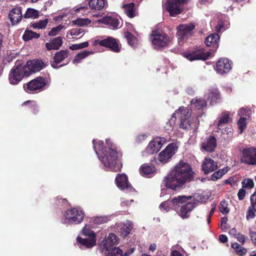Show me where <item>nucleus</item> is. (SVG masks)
I'll use <instances>...</instances> for the list:
<instances>
[{
	"instance_id": "nucleus-33",
	"label": "nucleus",
	"mask_w": 256,
	"mask_h": 256,
	"mask_svg": "<svg viewBox=\"0 0 256 256\" xmlns=\"http://www.w3.org/2000/svg\"><path fill=\"white\" fill-rule=\"evenodd\" d=\"M230 170L228 166L224 167L214 172L211 176V180L214 181L220 179L224 174H226Z\"/></svg>"
},
{
	"instance_id": "nucleus-52",
	"label": "nucleus",
	"mask_w": 256,
	"mask_h": 256,
	"mask_svg": "<svg viewBox=\"0 0 256 256\" xmlns=\"http://www.w3.org/2000/svg\"><path fill=\"white\" fill-rule=\"evenodd\" d=\"M52 42L56 45L58 49L60 48L62 44V38L60 36H58L53 38Z\"/></svg>"
},
{
	"instance_id": "nucleus-6",
	"label": "nucleus",
	"mask_w": 256,
	"mask_h": 256,
	"mask_svg": "<svg viewBox=\"0 0 256 256\" xmlns=\"http://www.w3.org/2000/svg\"><path fill=\"white\" fill-rule=\"evenodd\" d=\"M28 76V72L24 65L18 64L11 69L9 74L10 82L12 84H16L20 82L24 76Z\"/></svg>"
},
{
	"instance_id": "nucleus-58",
	"label": "nucleus",
	"mask_w": 256,
	"mask_h": 256,
	"mask_svg": "<svg viewBox=\"0 0 256 256\" xmlns=\"http://www.w3.org/2000/svg\"><path fill=\"white\" fill-rule=\"evenodd\" d=\"M237 240L242 244H244L245 242V238L244 235L240 234H238L236 237Z\"/></svg>"
},
{
	"instance_id": "nucleus-3",
	"label": "nucleus",
	"mask_w": 256,
	"mask_h": 256,
	"mask_svg": "<svg viewBox=\"0 0 256 256\" xmlns=\"http://www.w3.org/2000/svg\"><path fill=\"white\" fill-rule=\"evenodd\" d=\"M190 113L189 109L187 108L181 107L173 114L168 123L170 126L174 125L176 122V118L178 117L180 121V127L186 130H189L194 128L192 124L190 122Z\"/></svg>"
},
{
	"instance_id": "nucleus-19",
	"label": "nucleus",
	"mask_w": 256,
	"mask_h": 256,
	"mask_svg": "<svg viewBox=\"0 0 256 256\" xmlns=\"http://www.w3.org/2000/svg\"><path fill=\"white\" fill-rule=\"evenodd\" d=\"M184 56L190 61L202 60H205L212 55L211 52H203L200 50L192 52H184Z\"/></svg>"
},
{
	"instance_id": "nucleus-51",
	"label": "nucleus",
	"mask_w": 256,
	"mask_h": 256,
	"mask_svg": "<svg viewBox=\"0 0 256 256\" xmlns=\"http://www.w3.org/2000/svg\"><path fill=\"white\" fill-rule=\"evenodd\" d=\"M92 52L91 51L84 50L82 52L76 54V58H80V59L82 60L86 58V56H89L90 54H92Z\"/></svg>"
},
{
	"instance_id": "nucleus-20",
	"label": "nucleus",
	"mask_w": 256,
	"mask_h": 256,
	"mask_svg": "<svg viewBox=\"0 0 256 256\" xmlns=\"http://www.w3.org/2000/svg\"><path fill=\"white\" fill-rule=\"evenodd\" d=\"M119 238L113 233L109 234L108 237L104 240L101 242V246L106 249V251L114 250L116 248L114 246L117 245L119 242Z\"/></svg>"
},
{
	"instance_id": "nucleus-11",
	"label": "nucleus",
	"mask_w": 256,
	"mask_h": 256,
	"mask_svg": "<svg viewBox=\"0 0 256 256\" xmlns=\"http://www.w3.org/2000/svg\"><path fill=\"white\" fill-rule=\"evenodd\" d=\"M166 140L164 138H156L149 142L143 155H144L146 154H152L158 152L162 145L166 143Z\"/></svg>"
},
{
	"instance_id": "nucleus-56",
	"label": "nucleus",
	"mask_w": 256,
	"mask_h": 256,
	"mask_svg": "<svg viewBox=\"0 0 256 256\" xmlns=\"http://www.w3.org/2000/svg\"><path fill=\"white\" fill-rule=\"evenodd\" d=\"M245 194H246L245 190L244 188H240L238 193V199L240 200H242L245 196Z\"/></svg>"
},
{
	"instance_id": "nucleus-40",
	"label": "nucleus",
	"mask_w": 256,
	"mask_h": 256,
	"mask_svg": "<svg viewBox=\"0 0 256 256\" xmlns=\"http://www.w3.org/2000/svg\"><path fill=\"white\" fill-rule=\"evenodd\" d=\"M124 8L125 13L130 18H133L134 16V3H130L129 4L124 5Z\"/></svg>"
},
{
	"instance_id": "nucleus-55",
	"label": "nucleus",
	"mask_w": 256,
	"mask_h": 256,
	"mask_svg": "<svg viewBox=\"0 0 256 256\" xmlns=\"http://www.w3.org/2000/svg\"><path fill=\"white\" fill-rule=\"evenodd\" d=\"M251 206L256 207V192L250 196Z\"/></svg>"
},
{
	"instance_id": "nucleus-10",
	"label": "nucleus",
	"mask_w": 256,
	"mask_h": 256,
	"mask_svg": "<svg viewBox=\"0 0 256 256\" xmlns=\"http://www.w3.org/2000/svg\"><path fill=\"white\" fill-rule=\"evenodd\" d=\"M242 153V162L248 165L256 166V146L244 148Z\"/></svg>"
},
{
	"instance_id": "nucleus-2",
	"label": "nucleus",
	"mask_w": 256,
	"mask_h": 256,
	"mask_svg": "<svg viewBox=\"0 0 256 256\" xmlns=\"http://www.w3.org/2000/svg\"><path fill=\"white\" fill-rule=\"evenodd\" d=\"M193 172L188 163L180 162L165 177V186L173 190L181 187L186 182L193 179Z\"/></svg>"
},
{
	"instance_id": "nucleus-17",
	"label": "nucleus",
	"mask_w": 256,
	"mask_h": 256,
	"mask_svg": "<svg viewBox=\"0 0 256 256\" xmlns=\"http://www.w3.org/2000/svg\"><path fill=\"white\" fill-rule=\"evenodd\" d=\"M46 64L41 60H28L26 65H24L29 76L32 72H38L45 68Z\"/></svg>"
},
{
	"instance_id": "nucleus-53",
	"label": "nucleus",
	"mask_w": 256,
	"mask_h": 256,
	"mask_svg": "<svg viewBox=\"0 0 256 256\" xmlns=\"http://www.w3.org/2000/svg\"><path fill=\"white\" fill-rule=\"evenodd\" d=\"M84 30L80 28H73L70 30V34L72 36H78L80 34H82Z\"/></svg>"
},
{
	"instance_id": "nucleus-12",
	"label": "nucleus",
	"mask_w": 256,
	"mask_h": 256,
	"mask_svg": "<svg viewBox=\"0 0 256 256\" xmlns=\"http://www.w3.org/2000/svg\"><path fill=\"white\" fill-rule=\"evenodd\" d=\"M178 149V146L174 143L169 144L164 150L162 151L158 154V160L163 163H166L172 156L175 154Z\"/></svg>"
},
{
	"instance_id": "nucleus-48",
	"label": "nucleus",
	"mask_w": 256,
	"mask_h": 256,
	"mask_svg": "<svg viewBox=\"0 0 256 256\" xmlns=\"http://www.w3.org/2000/svg\"><path fill=\"white\" fill-rule=\"evenodd\" d=\"M256 212V207L250 206L246 212V218L250 220L253 218L255 216V212Z\"/></svg>"
},
{
	"instance_id": "nucleus-59",
	"label": "nucleus",
	"mask_w": 256,
	"mask_h": 256,
	"mask_svg": "<svg viewBox=\"0 0 256 256\" xmlns=\"http://www.w3.org/2000/svg\"><path fill=\"white\" fill-rule=\"evenodd\" d=\"M30 104L32 107L37 108V105L36 104V102L34 101H32H32H31V100H28V101L24 102L22 104V105H26V104Z\"/></svg>"
},
{
	"instance_id": "nucleus-36",
	"label": "nucleus",
	"mask_w": 256,
	"mask_h": 256,
	"mask_svg": "<svg viewBox=\"0 0 256 256\" xmlns=\"http://www.w3.org/2000/svg\"><path fill=\"white\" fill-rule=\"evenodd\" d=\"M134 248H130L128 252H125L123 255L122 252L120 248H116L112 252H111L108 256H128L130 254H132L134 251Z\"/></svg>"
},
{
	"instance_id": "nucleus-57",
	"label": "nucleus",
	"mask_w": 256,
	"mask_h": 256,
	"mask_svg": "<svg viewBox=\"0 0 256 256\" xmlns=\"http://www.w3.org/2000/svg\"><path fill=\"white\" fill-rule=\"evenodd\" d=\"M134 202V200H132L130 201L128 200H122L121 202V206L124 208L128 207L132 202Z\"/></svg>"
},
{
	"instance_id": "nucleus-43",
	"label": "nucleus",
	"mask_w": 256,
	"mask_h": 256,
	"mask_svg": "<svg viewBox=\"0 0 256 256\" xmlns=\"http://www.w3.org/2000/svg\"><path fill=\"white\" fill-rule=\"evenodd\" d=\"M38 16V10L33 8H28L24 14V18H36Z\"/></svg>"
},
{
	"instance_id": "nucleus-47",
	"label": "nucleus",
	"mask_w": 256,
	"mask_h": 256,
	"mask_svg": "<svg viewBox=\"0 0 256 256\" xmlns=\"http://www.w3.org/2000/svg\"><path fill=\"white\" fill-rule=\"evenodd\" d=\"M242 186L243 188H252L254 187V182L252 179L245 178L242 182Z\"/></svg>"
},
{
	"instance_id": "nucleus-38",
	"label": "nucleus",
	"mask_w": 256,
	"mask_h": 256,
	"mask_svg": "<svg viewBox=\"0 0 256 256\" xmlns=\"http://www.w3.org/2000/svg\"><path fill=\"white\" fill-rule=\"evenodd\" d=\"M40 36L39 34H37L30 30H26L22 36V38L24 41H28L34 38H38Z\"/></svg>"
},
{
	"instance_id": "nucleus-46",
	"label": "nucleus",
	"mask_w": 256,
	"mask_h": 256,
	"mask_svg": "<svg viewBox=\"0 0 256 256\" xmlns=\"http://www.w3.org/2000/svg\"><path fill=\"white\" fill-rule=\"evenodd\" d=\"M228 24L226 22L220 21L216 26V30L218 32L224 31L228 28Z\"/></svg>"
},
{
	"instance_id": "nucleus-54",
	"label": "nucleus",
	"mask_w": 256,
	"mask_h": 256,
	"mask_svg": "<svg viewBox=\"0 0 256 256\" xmlns=\"http://www.w3.org/2000/svg\"><path fill=\"white\" fill-rule=\"evenodd\" d=\"M46 47L48 50H57L58 48L54 45V44L52 42H47L46 44Z\"/></svg>"
},
{
	"instance_id": "nucleus-8",
	"label": "nucleus",
	"mask_w": 256,
	"mask_h": 256,
	"mask_svg": "<svg viewBox=\"0 0 256 256\" xmlns=\"http://www.w3.org/2000/svg\"><path fill=\"white\" fill-rule=\"evenodd\" d=\"M150 38L154 48L157 50L163 48L169 42V38L166 34L160 30L153 32Z\"/></svg>"
},
{
	"instance_id": "nucleus-39",
	"label": "nucleus",
	"mask_w": 256,
	"mask_h": 256,
	"mask_svg": "<svg viewBox=\"0 0 256 256\" xmlns=\"http://www.w3.org/2000/svg\"><path fill=\"white\" fill-rule=\"evenodd\" d=\"M119 226L118 232L120 236L124 238L130 233L132 228L130 225H119Z\"/></svg>"
},
{
	"instance_id": "nucleus-25",
	"label": "nucleus",
	"mask_w": 256,
	"mask_h": 256,
	"mask_svg": "<svg viewBox=\"0 0 256 256\" xmlns=\"http://www.w3.org/2000/svg\"><path fill=\"white\" fill-rule=\"evenodd\" d=\"M216 146V138L214 136H210L206 138L201 144L202 148L207 152H212Z\"/></svg>"
},
{
	"instance_id": "nucleus-26",
	"label": "nucleus",
	"mask_w": 256,
	"mask_h": 256,
	"mask_svg": "<svg viewBox=\"0 0 256 256\" xmlns=\"http://www.w3.org/2000/svg\"><path fill=\"white\" fill-rule=\"evenodd\" d=\"M22 15L21 8L16 7L12 9L9 12L8 18L12 25H15L19 23L22 18Z\"/></svg>"
},
{
	"instance_id": "nucleus-45",
	"label": "nucleus",
	"mask_w": 256,
	"mask_h": 256,
	"mask_svg": "<svg viewBox=\"0 0 256 256\" xmlns=\"http://www.w3.org/2000/svg\"><path fill=\"white\" fill-rule=\"evenodd\" d=\"M91 20L88 18H79L74 22V24L79 26H87L90 23Z\"/></svg>"
},
{
	"instance_id": "nucleus-63",
	"label": "nucleus",
	"mask_w": 256,
	"mask_h": 256,
	"mask_svg": "<svg viewBox=\"0 0 256 256\" xmlns=\"http://www.w3.org/2000/svg\"><path fill=\"white\" fill-rule=\"evenodd\" d=\"M80 48L82 49L84 48H86L88 46V42H85L80 44H78Z\"/></svg>"
},
{
	"instance_id": "nucleus-37",
	"label": "nucleus",
	"mask_w": 256,
	"mask_h": 256,
	"mask_svg": "<svg viewBox=\"0 0 256 256\" xmlns=\"http://www.w3.org/2000/svg\"><path fill=\"white\" fill-rule=\"evenodd\" d=\"M232 247L239 256H244L247 252L246 249L240 246L237 242L232 244Z\"/></svg>"
},
{
	"instance_id": "nucleus-21",
	"label": "nucleus",
	"mask_w": 256,
	"mask_h": 256,
	"mask_svg": "<svg viewBox=\"0 0 256 256\" xmlns=\"http://www.w3.org/2000/svg\"><path fill=\"white\" fill-rule=\"evenodd\" d=\"M116 182L118 187L126 192H132L134 188L128 183L127 176L124 174H118L116 178Z\"/></svg>"
},
{
	"instance_id": "nucleus-27",
	"label": "nucleus",
	"mask_w": 256,
	"mask_h": 256,
	"mask_svg": "<svg viewBox=\"0 0 256 256\" xmlns=\"http://www.w3.org/2000/svg\"><path fill=\"white\" fill-rule=\"evenodd\" d=\"M196 202H188L186 204L182 205L180 210L179 213L180 216L182 218H188L189 216L190 212L195 208Z\"/></svg>"
},
{
	"instance_id": "nucleus-1",
	"label": "nucleus",
	"mask_w": 256,
	"mask_h": 256,
	"mask_svg": "<svg viewBox=\"0 0 256 256\" xmlns=\"http://www.w3.org/2000/svg\"><path fill=\"white\" fill-rule=\"evenodd\" d=\"M106 148H104L103 142H96L93 140L94 149L99 160L104 165V169L106 170L116 172L120 170V166L118 163V153L115 150L110 140H106Z\"/></svg>"
},
{
	"instance_id": "nucleus-35",
	"label": "nucleus",
	"mask_w": 256,
	"mask_h": 256,
	"mask_svg": "<svg viewBox=\"0 0 256 256\" xmlns=\"http://www.w3.org/2000/svg\"><path fill=\"white\" fill-rule=\"evenodd\" d=\"M191 104L193 107L198 110H202L206 106V100L202 98H194L191 100Z\"/></svg>"
},
{
	"instance_id": "nucleus-60",
	"label": "nucleus",
	"mask_w": 256,
	"mask_h": 256,
	"mask_svg": "<svg viewBox=\"0 0 256 256\" xmlns=\"http://www.w3.org/2000/svg\"><path fill=\"white\" fill-rule=\"evenodd\" d=\"M228 233L230 235H231L235 238L236 237L237 234H238L237 232V231L235 228H232L230 229L229 230Z\"/></svg>"
},
{
	"instance_id": "nucleus-31",
	"label": "nucleus",
	"mask_w": 256,
	"mask_h": 256,
	"mask_svg": "<svg viewBox=\"0 0 256 256\" xmlns=\"http://www.w3.org/2000/svg\"><path fill=\"white\" fill-rule=\"evenodd\" d=\"M156 172L155 167L148 164H142L140 168V174L146 177L152 176Z\"/></svg>"
},
{
	"instance_id": "nucleus-15",
	"label": "nucleus",
	"mask_w": 256,
	"mask_h": 256,
	"mask_svg": "<svg viewBox=\"0 0 256 256\" xmlns=\"http://www.w3.org/2000/svg\"><path fill=\"white\" fill-rule=\"evenodd\" d=\"M194 26L192 24H182L178 28L177 35L180 42H182L192 34Z\"/></svg>"
},
{
	"instance_id": "nucleus-18",
	"label": "nucleus",
	"mask_w": 256,
	"mask_h": 256,
	"mask_svg": "<svg viewBox=\"0 0 256 256\" xmlns=\"http://www.w3.org/2000/svg\"><path fill=\"white\" fill-rule=\"evenodd\" d=\"M232 68V62L226 58H220L216 64V72L220 75L228 74Z\"/></svg>"
},
{
	"instance_id": "nucleus-64",
	"label": "nucleus",
	"mask_w": 256,
	"mask_h": 256,
	"mask_svg": "<svg viewBox=\"0 0 256 256\" xmlns=\"http://www.w3.org/2000/svg\"><path fill=\"white\" fill-rule=\"evenodd\" d=\"M171 256H182V255L179 252L174 250L172 252Z\"/></svg>"
},
{
	"instance_id": "nucleus-24",
	"label": "nucleus",
	"mask_w": 256,
	"mask_h": 256,
	"mask_svg": "<svg viewBox=\"0 0 256 256\" xmlns=\"http://www.w3.org/2000/svg\"><path fill=\"white\" fill-rule=\"evenodd\" d=\"M230 120L229 114L228 112H225L222 114V116L220 118L217 124L218 128L221 130V132L223 134H228L229 132H232L230 128H226L224 127V124L228 122Z\"/></svg>"
},
{
	"instance_id": "nucleus-29",
	"label": "nucleus",
	"mask_w": 256,
	"mask_h": 256,
	"mask_svg": "<svg viewBox=\"0 0 256 256\" xmlns=\"http://www.w3.org/2000/svg\"><path fill=\"white\" fill-rule=\"evenodd\" d=\"M98 22L110 25L114 28L119 25V20L116 16H105L98 20Z\"/></svg>"
},
{
	"instance_id": "nucleus-16",
	"label": "nucleus",
	"mask_w": 256,
	"mask_h": 256,
	"mask_svg": "<svg viewBox=\"0 0 256 256\" xmlns=\"http://www.w3.org/2000/svg\"><path fill=\"white\" fill-rule=\"evenodd\" d=\"M238 115L240 118L238 122V129L240 133H242L246 127V124L250 119L251 111L242 108L240 109Z\"/></svg>"
},
{
	"instance_id": "nucleus-23",
	"label": "nucleus",
	"mask_w": 256,
	"mask_h": 256,
	"mask_svg": "<svg viewBox=\"0 0 256 256\" xmlns=\"http://www.w3.org/2000/svg\"><path fill=\"white\" fill-rule=\"evenodd\" d=\"M95 43L98 44L101 46L108 48L114 52L120 51L119 46L116 40L111 37H108L101 40H96Z\"/></svg>"
},
{
	"instance_id": "nucleus-28",
	"label": "nucleus",
	"mask_w": 256,
	"mask_h": 256,
	"mask_svg": "<svg viewBox=\"0 0 256 256\" xmlns=\"http://www.w3.org/2000/svg\"><path fill=\"white\" fill-rule=\"evenodd\" d=\"M68 56V52L67 50H60L56 53L54 56V61L52 62L51 65L54 68H58L64 66V64H58Z\"/></svg>"
},
{
	"instance_id": "nucleus-61",
	"label": "nucleus",
	"mask_w": 256,
	"mask_h": 256,
	"mask_svg": "<svg viewBox=\"0 0 256 256\" xmlns=\"http://www.w3.org/2000/svg\"><path fill=\"white\" fill-rule=\"evenodd\" d=\"M219 240L222 242L224 243L228 241V238L224 234H220L219 236Z\"/></svg>"
},
{
	"instance_id": "nucleus-34",
	"label": "nucleus",
	"mask_w": 256,
	"mask_h": 256,
	"mask_svg": "<svg viewBox=\"0 0 256 256\" xmlns=\"http://www.w3.org/2000/svg\"><path fill=\"white\" fill-rule=\"evenodd\" d=\"M220 94L218 90L214 88L209 90L207 98L208 100L210 101L211 104H213L214 102H216V100L220 98Z\"/></svg>"
},
{
	"instance_id": "nucleus-30",
	"label": "nucleus",
	"mask_w": 256,
	"mask_h": 256,
	"mask_svg": "<svg viewBox=\"0 0 256 256\" xmlns=\"http://www.w3.org/2000/svg\"><path fill=\"white\" fill-rule=\"evenodd\" d=\"M220 40V36L216 33H212L209 34L206 38L205 44L208 46H214L218 48V42Z\"/></svg>"
},
{
	"instance_id": "nucleus-9",
	"label": "nucleus",
	"mask_w": 256,
	"mask_h": 256,
	"mask_svg": "<svg viewBox=\"0 0 256 256\" xmlns=\"http://www.w3.org/2000/svg\"><path fill=\"white\" fill-rule=\"evenodd\" d=\"M192 197L180 196L171 200H168L162 202L160 206V208L162 211L168 212L170 209H176L180 204L186 202L188 200H191Z\"/></svg>"
},
{
	"instance_id": "nucleus-49",
	"label": "nucleus",
	"mask_w": 256,
	"mask_h": 256,
	"mask_svg": "<svg viewBox=\"0 0 256 256\" xmlns=\"http://www.w3.org/2000/svg\"><path fill=\"white\" fill-rule=\"evenodd\" d=\"M220 211L224 214L229 212L230 210L228 207V204L225 200H222L219 206Z\"/></svg>"
},
{
	"instance_id": "nucleus-14",
	"label": "nucleus",
	"mask_w": 256,
	"mask_h": 256,
	"mask_svg": "<svg viewBox=\"0 0 256 256\" xmlns=\"http://www.w3.org/2000/svg\"><path fill=\"white\" fill-rule=\"evenodd\" d=\"M84 215L82 210H78L76 208L68 210L64 214L66 218L69 222L76 224H80L82 222Z\"/></svg>"
},
{
	"instance_id": "nucleus-32",
	"label": "nucleus",
	"mask_w": 256,
	"mask_h": 256,
	"mask_svg": "<svg viewBox=\"0 0 256 256\" xmlns=\"http://www.w3.org/2000/svg\"><path fill=\"white\" fill-rule=\"evenodd\" d=\"M88 4L92 10H100L107 5V2L106 0H90Z\"/></svg>"
},
{
	"instance_id": "nucleus-50",
	"label": "nucleus",
	"mask_w": 256,
	"mask_h": 256,
	"mask_svg": "<svg viewBox=\"0 0 256 256\" xmlns=\"http://www.w3.org/2000/svg\"><path fill=\"white\" fill-rule=\"evenodd\" d=\"M63 26L59 25L55 28H52L51 30L48 32L50 36H54L58 34V33L62 29Z\"/></svg>"
},
{
	"instance_id": "nucleus-42",
	"label": "nucleus",
	"mask_w": 256,
	"mask_h": 256,
	"mask_svg": "<svg viewBox=\"0 0 256 256\" xmlns=\"http://www.w3.org/2000/svg\"><path fill=\"white\" fill-rule=\"evenodd\" d=\"M110 216H96L92 218L94 224H102L108 222L110 218Z\"/></svg>"
},
{
	"instance_id": "nucleus-4",
	"label": "nucleus",
	"mask_w": 256,
	"mask_h": 256,
	"mask_svg": "<svg viewBox=\"0 0 256 256\" xmlns=\"http://www.w3.org/2000/svg\"><path fill=\"white\" fill-rule=\"evenodd\" d=\"M82 234L90 238H82L78 236L76 238L77 244L81 249L91 248L96 244V234L92 231L90 225H86L82 230Z\"/></svg>"
},
{
	"instance_id": "nucleus-13",
	"label": "nucleus",
	"mask_w": 256,
	"mask_h": 256,
	"mask_svg": "<svg viewBox=\"0 0 256 256\" xmlns=\"http://www.w3.org/2000/svg\"><path fill=\"white\" fill-rule=\"evenodd\" d=\"M48 84V79L38 76L27 84V89L30 92L42 91L43 88Z\"/></svg>"
},
{
	"instance_id": "nucleus-5",
	"label": "nucleus",
	"mask_w": 256,
	"mask_h": 256,
	"mask_svg": "<svg viewBox=\"0 0 256 256\" xmlns=\"http://www.w3.org/2000/svg\"><path fill=\"white\" fill-rule=\"evenodd\" d=\"M188 0H167L164 4V8L169 12L170 16H175L182 12L184 5Z\"/></svg>"
},
{
	"instance_id": "nucleus-62",
	"label": "nucleus",
	"mask_w": 256,
	"mask_h": 256,
	"mask_svg": "<svg viewBox=\"0 0 256 256\" xmlns=\"http://www.w3.org/2000/svg\"><path fill=\"white\" fill-rule=\"evenodd\" d=\"M250 236L251 238V240L254 242L256 244V232H250Z\"/></svg>"
},
{
	"instance_id": "nucleus-41",
	"label": "nucleus",
	"mask_w": 256,
	"mask_h": 256,
	"mask_svg": "<svg viewBox=\"0 0 256 256\" xmlns=\"http://www.w3.org/2000/svg\"><path fill=\"white\" fill-rule=\"evenodd\" d=\"M48 22V19L40 20L38 22H34L32 24V27L34 29H43L44 28Z\"/></svg>"
},
{
	"instance_id": "nucleus-44",
	"label": "nucleus",
	"mask_w": 256,
	"mask_h": 256,
	"mask_svg": "<svg viewBox=\"0 0 256 256\" xmlns=\"http://www.w3.org/2000/svg\"><path fill=\"white\" fill-rule=\"evenodd\" d=\"M128 42L130 45L132 47H135L138 43L137 39L133 36L130 33L127 32L125 34Z\"/></svg>"
},
{
	"instance_id": "nucleus-22",
	"label": "nucleus",
	"mask_w": 256,
	"mask_h": 256,
	"mask_svg": "<svg viewBox=\"0 0 256 256\" xmlns=\"http://www.w3.org/2000/svg\"><path fill=\"white\" fill-rule=\"evenodd\" d=\"M202 170L204 174L214 172L218 168V163L210 158H206L202 164Z\"/></svg>"
},
{
	"instance_id": "nucleus-7",
	"label": "nucleus",
	"mask_w": 256,
	"mask_h": 256,
	"mask_svg": "<svg viewBox=\"0 0 256 256\" xmlns=\"http://www.w3.org/2000/svg\"><path fill=\"white\" fill-rule=\"evenodd\" d=\"M28 76V72L24 65L18 64L11 69L9 74L10 82L12 84H16L20 82L24 76Z\"/></svg>"
}]
</instances>
